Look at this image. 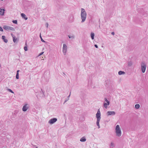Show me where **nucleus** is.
I'll list each match as a JSON object with an SVG mask.
<instances>
[{
	"mask_svg": "<svg viewBox=\"0 0 148 148\" xmlns=\"http://www.w3.org/2000/svg\"><path fill=\"white\" fill-rule=\"evenodd\" d=\"M104 100V101L103 103V106L106 109H107L108 108V106L110 105V102L106 98H105Z\"/></svg>",
	"mask_w": 148,
	"mask_h": 148,
	"instance_id": "20e7f679",
	"label": "nucleus"
},
{
	"mask_svg": "<svg viewBox=\"0 0 148 148\" xmlns=\"http://www.w3.org/2000/svg\"><path fill=\"white\" fill-rule=\"evenodd\" d=\"M3 31V29L0 26V31Z\"/></svg>",
	"mask_w": 148,
	"mask_h": 148,
	"instance_id": "473e14b6",
	"label": "nucleus"
},
{
	"mask_svg": "<svg viewBox=\"0 0 148 148\" xmlns=\"http://www.w3.org/2000/svg\"><path fill=\"white\" fill-rule=\"evenodd\" d=\"M43 53H44L43 52H41L40 54H39L38 56H40L42 55Z\"/></svg>",
	"mask_w": 148,
	"mask_h": 148,
	"instance_id": "2f4dec72",
	"label": "nucleus"
},
{
	"mask_svg": "<svg viewBox=\"0 0 148 148\" xmlns=\"http://www.w3.org/2000/svg\"><path fill=\"white\" fill-rule=\"evenodd\" d=\"M69 99V98L66 99L64 101V103H66V101H67Z\"/></svg>",
	"mask_w": 148,
	"mask_h": 148,
	"instance_id": "7c9ffc66",
	"label": "nucleus"
},
{
	"mask_svg": "<svg viewBox=\"0 0 148 148\" xmlns=\"http://www.w3.org/2000/svg\"><path fill=\"white\" fill-rule=\"evenodd\" d=\"M115 145L114 143L113 142H111L110 143V148H113V147H114Z\"/></svg>",
	"mask_w": 148,
	"mask_h": 148,
	"instance_id": "2eb2a0df",
	"label": "nucleus"
},
{
	"mask_svg": "<svg viewBox=\"0 0 148 148\" xmlns=\"http://www.w3.org/2000/svg\"><path fill=\"white\" fill-rule=\"evenodd\" d=\"M94 46H95V47L96 48H98V46H97V45H95Z\"/></svg>",
	"mask_w": 148,
	"mask_h": 148,
	"instance_id": "f704fd0d",
	"label": "nucleus"
},
{
	"mask_svg": "<svg viewBox=\"0 0 148 148\" xmlns=\"http://www.w3.org/2000/svg\"><path fill=\"white\" fill-rule=\"evenodd\" d=\"M11 35L12 36V38L15 36L13 34H11Z\"/></svg>",
	"mask_w": 148,
	"mask_h": 148,
	"instance_id": "4c0bfd02",
	"label": "nucleus"
},
{
	"mask_svg": "<svg viewBox=\"0 0 148 148\" xmlns=\"http://www.w3.org/2000/svg\"><path fill=\"white\" fill-rule=\"evenodd\" d=\"M140 106L139 104H136L135 105V108L136 109H138L140 108Z\"/></svg>",
	"mask_w": 148,
	"mask_h": 148,
	"instance_id": "412c9836",
	"label": "nucleus"
},
{
	"mask_svg": "<svg viewBox=\"0 0 148 148\" xmlns=\"http://www.w3.org/2000/svg\"><path fill=\"white\" fill-rule=\"evenodd\" d=\"M86 13L84 9L82 8L81 9V17L82 20L81 22L83 23L85 21L86 18Z\"/></svg>",
	"mask_w": 148,
	"mask_h": 148,
	"instance_id": "f257e3e1",
	"label": "nucleus"
},
{
	"mask_svg": "<svg viewBox=\"0 0 148 148\" xmlns=\"http://www.w3.org/2000/svg\"><path fill=\"white\" fill-rule=\"evenodd\" d=\"M86 140V139L85 137H83L81 138L80 139V141L81 142H84Z\"/></svg>",
	"mask_w": 148,
	"mask_h": 148,
	"instance_id": "4468645a",
	"label": "nucleus"
},
{
	"mask_svg": "<svg viewBox=\"0 0 148 148\" xmlns=\"http://www.w3.org/2000/svg\"><path fill=\"white\" fill-rule=\"evenodd\" d=\"M46 26L47 27H48V23H46Z\"/></svg>",
	"mask_w": 148,
	"mask_h": 148,
	"instance_id": "c9c22d12",
	"label": "nucleus"
},
{
	"mask_svg": "<svg viewBox=\"0 0 148 148\" xmlns=\"http://www.w3.org/2000/svg\"><path fill=\"white\" fill-rule=\"evenodd\" d=\"M36 148H38V147H36Z\"/></svg>",
	"mask_w": 148,
	"mask_h": 148,
	"instance_id": "58836bf2",
	"label": "nucleus"
},
{
	"mask_svg": "<svg viewBox=\"0 0 148 148\" xmlns=\"http://www.w3.org/2000/svg\"><path fill=\"white\" fill-rule=\"evenodd\" d=\"M90 84V86L92 88H94L96 87V86L95 85V84Z\"/></svg>",
	"mask_w": 148,
	"mask_h": 148,
	"instance_id": "5701e85b",
	"label": "nucleus"
},
{
	"mask_svg": "<svg viewBox=\"0 0 148 148\" xmlns=\"http://www.w3.org/2000/svg\"><path fill=\"white\" fill-rule=\"evenodd\" d=\"M6 89L8 90V91H9V92H11L12 93H14V92L12 91V90H11V89H8V88L7 87H6Z\"/></svg>",
	"mask_w": 148,
	"mask_h": 148,
	"instance_id": "b1692460",
	"label": "nucleus"
},
{
	"mask_svg": "<svg viewBox=\"0 0 148 148\" xmlns=\"http://www.w3.org/2000/svg\"><path fill=\"white\" fill-rule=\"evenodd\" d=\"M111 34L112 35H114V32H112L111 33Z\"/></svg>",
	"mask_w": 148,
	"mask_h": 148,
	"instance_id": "e433bc0d",
	"label": "nucleus"
},
{
	"mask_svg": "<svg viewBox=\"0 0 148 148\" xmlns=\"http://www.w3.org/2000/svg\"><path fill=\"white\" fill-rule=\"evenodd\" d=\"M132 62H128V66H131L132 65Z\"/></svg>",
	"mask_w": 148,
	"mask_h": 148,
	"instance_id": "c756f323",
	"label": "nucleus"
},
{
	"mask_svg": "<svg viewBox=\"0 0 148 148\" xmlns=\"http://www.w3.org/2000/svg\"><path fill=\"white\" fill-rule=\"evenodd\" d=\"M71 92H70L69 95L68 96L67 99L69 98L71 95Z\"/></svg>",
	"mask_w": 148,
	"mask_h": 148,
	"instance_id": "72a5a7b5",
	"label": "nucleus"
},
{
	"mask_svg": "<svg viewBox=\"0 0 148 148\" xmlns=\"http://www.w3.org/2000/svg\"><path fill=\"white\" fill-rule=\"evenodd\" d=\"M5 10L4 9H0V14L1 15H3L4 13Z\"/></svg>",
	"mask_w": 148,
	"mask_h": 148,
	"instance_id": "9b49d317",
	"label": "nucleus"
},
{
	"mask_svg": "<svg viewBox=\"0 0 148 148\" xmlns=\"http://www.w3.org/2000/svg\"><path fill=\"white\" fill-rule=\"evenodd\" d=\"M115 133L116 136L120 137L121 135V131L119 125L116 126L115 128Z\"/></svg>",
	"mask_w": 148,
	"mask_h": 148,
	"instance_id": "f03ea898",
	"label": "nucleus"
},
{
	"mask_svg": "<svg viewBox=\"0 0 148 148\" xmlns=\"http://www.w3.org/2000/svg\"><path fill=\"white\" fill-rule=\"evenodd\" d=\"M96 117L97 118V120H100L101 113L99 109L97 111V112L96 114Z\"/></svg>",
	"mask_w": 148,
	"mask_h": 148,
	"instance_id": "6e6552de",
	"label": "nucleus"
},
{
	"mask_svg": "<svg viewBox=\"0 0 148 148\" xmlns=\"http://www.w3.org/2000/svg\"><path fill=\"white\" fill-rule=\"evenodd\" d=\"M57 121V119L56 118H54L50 119L48 123L51 124H52L54 123Z\"/></svg>",
	"mask_w": 148,
	"mask_h": 148,
	"instance_id": "0eeeda50",
	"label": "nucleus"
},
{
	"mask_svg": "<svg viewBox=\"0 0 148 148\" xmlns=\"http://www.w3.org/2000/svg\"><path fill=\"white\" fill-rule=\"evenodd\" d=\"M12 22L14 24H17V20H13L12 21Z\"/></svg>",
	"mask_w": 148,
	"mask_h": 148,
	"instance_id": "cd10ccee",
	"label": "nucleus"
},
{
	"mask_svg": "<svg viewBox=\"0 0 148 148\" xmlns=\"http://www.w3.org/2000/svg\"><path fill=\"white\" fill-rule=\"evenodd\" d=\"M74 20V16L73 14H71L69 16V21L71 22H72Z\"/></svg>",
	"mask_w": 148,
	"mask_h": 148,
	"instance_id": "9d476101",
	"label": "nucleus"
},
{
	"mask_svg": "<svg viewBox=\"0 0 148 148\" xmlns=\"http://www.w3.org/2000/svg\"><path fill=\"white\" fill-rule=\"evenodd\" d=\"M19 71V70H17L16 72V78L17 79H19V73L18 72Z\"/></svg>",
	"mask_w": 148,
	"mask_h": 148,
	"instance_id": "a211bd4d",
	"label": "nucleus"
},
{
	"mask_svg": "<svg viewBox=\"0 0 148 148\" xmlns=\"http://www.w3.org/2000/svg\"><path fill=\"white\" fill-rule=\"evenodd\" d=\"M3 28L5 30H8V26L5 25L3 26Z\"/></svg>",
	"mask_w": 148,
	"mask_h": 148,
	"instance_id": "6ab92c4d",
	"label": "nucleus"
},
{
	"mask_svg": "<svg viewBox=\"0 0 148 148\" xmlns=\"http://www.w3.org/2000/svg\"><path fill=\"white\" fill-rule=\"evenodd\" d=\"M125 73L123 71H119L118 72V74L119 75H121L122 74H124Z\"/></svg>",
	"mask_w": 148,
	"mask_h": 148,
	"instance_id": "f3484780",
	"label": "nucleus"
},
{
	"mask_svg": "<svg viewBox=\"0 0 148 148\" xmlns=\"http://www.w3.org/2000/svg\"><path fill=\"white\" fill-rule=\"evenodd\" d=\"M13 41L15 43L16 42V40H17L16 38H15V36L13 37Z\"/></svg>",
	"mask_w": 148,
	"mask_h": 148,
	"instance_id": "bb28decb",
	"label": "nucleus"
},
{
	"mask_svg": "<svg viewBox=\"0 0 148 148\" xmlns=\"http://www.w3.org/2000/svg\"><path fill=\"white\" fill-rule=\"evenodd\" d=\"M5 37L4 36H2V39L3 40L4 42L5 43H7L8 40L7 39H5Z\"/></svg>",
	"mask_w": 148,
	"mask_h": 148,
	"instance_id": "ddd939ff",
	"label": "nucleus"
},
{
	"mask_svg": "<svg viewBox=\"0 0 148 148\" xmlns=\"http://www.w3.org/2000/svg\"><path fill=\"white\" fill-rule=\"evenodd\" d=\"M40 38L41 39V41L42 42H46L42 38V36H41V34H40Z\"/></svg>",
	"mask_w": 148,
	"mask_h": 148,
	"instance_id": "a878e982",
	"label": "nucleus"
},
{
	"mask_svg": "<svg viewBox=\"0 0 148 148\" xmlns=\"http://www.w3.org/2000/svg\"><path fill=\"white\" fill-rule=\"evenodd\" d=\"M21 16L25 20H27L28 18L25 15L24 13H21Z\"/></svg>",
	"mask_w": 148,
	"mask_h": 148,
	"instance_id": "f8f14e48",
	"label": "nucleus"
},
{
	"mask_svg": "<svg viewBox=\"0 0 148 148\" xmlns=\"http://www.w3.org/2000/svg\"><path fill=\"white\" fill-rule=\"evenodd\" d=\"M100 120H97V121L96 122V124L98 126V128H99L100 127L99 124V122L100 121Z\"/></svg>",
	"mask_w": 148,
	"mask_h": 148,
	"instance_id": "dca6fc26",
	"label": "nucleus"
},
{
	"mask_svg": "<svg viewBox=\"0 0 148 148\" xmlns=\"http://www.w3.org/2000/svg\"><path fill=\"white\" fill-rule=\"evenodd\" d=\"M29 105L27 103H25L23 106L22 110L23 112L26 111L29 108Z\"/></svg>",
	"mask_w": 148,
	"mask_h": 148,
	"instance_id": "39448f33",
	"label": "nucleus"
},
{
	"mask_svg": "<svg viewBox=\"0 0 148 148\" xmlns=\"http://www.w3.org/2000/svg\"><path fill=\"white\" fill-rule=\"evenodd\" d=\"M116 114L115 112L114 111H108L106 113L107 116L114 115Z\"/></svg>",
	"mask_w": 148,
	"mask_h": 148,
	"instance_id": "1a4fd4ad",
	"label": "nucleus"
},
{
	"mask_svg": "<svg viewBox=\"0 0 148 148\" xmlns=\"http://www.w3.org/2000/svg\"><path fill=\"white\" fill-rule=\"evenodd\" d=\"M8 30H10L13 31L15 30V29L13 27L9 26H8Z\"/></svg>",
	"mask_w": 148,
	"mask_h": 148,
	"instance_id": "4be33fe9",
	"label": "nucleus"
},
{
	"mask_svg": "<svg viewBox=\"0 0 148 148\" xmlns=\"http://www.w3.org/2000/svg\"><path fill=\"white\" fill-rule=\"evenodd\" d=\"M91 39L92 40H93L94 39V36H95V34L94 33H91Z\"/></svg>",
	"mask_w": 148,
	"mask_h": 148,
	"instance_id": "aec40b11",
	"label": "nucleus"
},
{
	"mask_svg": "<svg viewBox=\"0 0 148 148\" xmlns=\"http://www.w3.org/2000/svg\"><path fill=\"white\" fill-rule=\"evenodd\" d=\"M24 49L25 51H26L27 50V47L26 46H25L24 47Z\"/></svg>",
	"mask_w": 148,
	"mask_h": 148,
	"instance_id": "c85d7f7f",
	"label": "nucleus"
},
{
	"mask_svg": "<svg viewBox=\"0 0 148 148\" xmlns=\"http://www.w3.org/2000/svg\"><path fill=\"white\" fill-rule=\"evenodd\" d=\"M141 70L143 73L145 72L146 69V65L144 62H142L141 63Z\"/></svg>",
	"mask_w": 148,
	"mask_h": 148,
	"instance_id": "7ed1b4c3",
	"label": "nucleus"
},
{
	"mask_svg": "<svg viewBox=\"0 0 148 148\" xmlns=\"http://www.w3.org/2000/svg\"><path fill=\"white\" fill-rule=\"evenodd\" d=\"M68 36L69 38L73 39L75 38V36L74 35H73V36L68 35Z\"/></svg>",
	"mask_w": 148,
	"mask_h": 148,
	"instance_id": "393cba45",
	"label": "nucleus"
},
{
	"mask_svg": "<svg viewBox=\"0 0 148 148\" xmlns=\"http://www.w3.org/2000/svg\"><path fill=\"white\" fill-rule=\"evenodd\" d=\"M42 93H43V94H44V92H43Z\"/></svg>",
	"mask_w": 148,
	"mask_h": 148,
	"instance_id": "ea45409f",
	"label": "nucleus"
},
{
	"mask_svg": "<svg viewBox=\"0 0 148 148\" xmlns=\"http://www.w3.org/2000/svg\"><path fill=\"white\" fill-rule=\"evenodd\" d=\"M67 47L66 45L65 44H63L62 51L64 55H65L66 54V53L67 51Z\"/></svg>",
	"mask_w": 148,
	"mask_h": 148,
	"instance_id": "423d86ee",
	"label": "nucleus"
}]
</instances>
